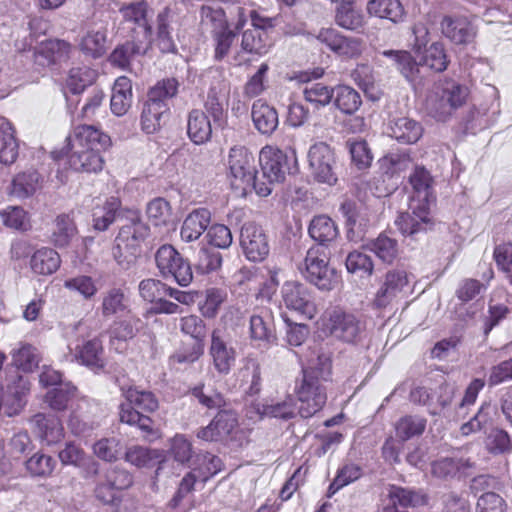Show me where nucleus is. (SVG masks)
<instances>
[{
  "mask_svg": "<svg viewBox=\"0 0 512 512\" xmlns=\"http://www.w3.org/2000/svg\"><path fill=\"white\" fill-rule=\"evenodd\" d=\"M121 391L127 403H122L119 407L120 421L151 433L153 430L151 418L139 412L136 408L147 413L157 410L158 400L155 395L150 391L139 390L132 386L128 388L121 387Z\"/></svg>",
  "mask_w": 512,
  "mask_h": 512,
  "instance_id": "5",
  "label": "nucleus"
},
{
  "mask_svg": "<svg viewBox=\"0 0 512 512\" xmlns=\"http://www.w3.org/2000/svg\"><path fill=\"white\" fill-rule=\"evenodd\" d=\"M201 296L202 300L198 303L201 315L207 319H214L221 306L227 301L228 292L225 288L209 287L201 293Z\"/></svg>",
  "mask_w": 512,
  "mask_h": 512,
  "instance_id": "35",
  "label": "nucleus"
},
{
  "mask_svg": "<svg viewBox=\"0 0 512 512\" xmlns=\"http://www.w3.org/2000/svg\"><path fill=\"white\" fill-rule=\"evenodd\" d=\"M386 496L389 503L384 507L383 512H407L400 510L415 508L427 504V496L421 490L401 487L395 484L386 486Z\"/></svg>",
  "mask_w": 512,
  "mask_h": 512,
  "instance_id": "20",
  "label": "nucleus"
},
{
  "mask_svg": "<svg viewBox=\"0 0 512 512\" xmlns=\"http://www.w3.org/2000/svg\"><path fill=\"white\" fill-rule=\"evenodd\" d=\"M129 296L120 287H112L102 294L99 310L104 318L122 317L131 313Z\"/></svg>",
  "mask_w": 512,
  "mask_h": 512,
  "instance_id": "24",
  "label": "nucleus"
},
{
  "mask_svg": "<svg viewBox=\"0 0 512 512\" xmlns=\"http://www.w3.org/2000/svg\"><path fill=\"white\" fill-rule=\"evenodd\" d=\"M72 357L95 373L103 371L106 366L102 341L97 337L77 344Z\"/></svg>",
  "mask_w": 512,
  "mask_h": 512,
  "instance_id": "22",
  "label": "nucleus"
},
{
  "mask_svg": "<svg viewBox=\"0 0 512 512\" xmlns=\"http://www.w3.org/2000/svg\"><path fill=\"white\" fill-rule=\"evenodd\" d=\"M251 117L255 128L264 135L272 134L279 125L276 109L261 99L253 103Z\"/></svg>",
  "mask_w": 512,
  "mask_h": 512,
  "instance_id": "30",
  "label": "nucleus"
},
{
  "mask_svg": "<svg viewBox=\"0 0 512 512\" xmlns=\"http://www.w3.org/2000/svg\"><path fill=\"white\" fill-rule=\"evenodd\" d=\"M64 41H49L39 46L35 52V62L41 66L55 64L68 50Z\"/></svg>",
  "mask_w": 512,
  "mask_h": 512,
  "instance_id": "52",
  "label": "nucleus"
},
{
  "mask_svg": "<svg viewBox=\"0 0 512 512\" xmlns=\"http://www.w3.org/2000/svg\"><path fill=\"white\" fill-rule=\"evenodd\" d=\"M409 286V275L406 270L392 268L378 280V288L373 299V306L384 309L397 303Z\"/></svg>",
  "mask_w": 512,
  "mask_h": 512,
  "instance_id": "10",
  "label": "nucleus"
},
{
  "mask_svg": "<svg viewBox=\"0 0 512 512\" xmlns=\"http://www.w3.org/2000/svg\"><path fill=\"white\" fill-rule=\"evenodd\" d=\"M211 222V212L206 208H198L190 212L184 219L180 236L185 242H193L208 229Z\"/></svg>",
  "mask_w": 512,
  "mask_h": 512,
  "instance_id": "28",
  "label": "nucleus"
},
{
  "mask_svg": "<svg viewBox=\"0 0 512 512\" xmlns=\"http://www.w3.org/2000/svg\"><path fill=\"white\" fill-rule=\"evenodd\" d=\"M134 483L133 475L124 468L113 466L107 469L97 482L95 497L104 504H114L120 500L118 493L129 489Z\"/></svg>",
  "mask_w": 512,
  "mask_h": 512,
  "instance_id": "13",
  "label": "nucleus"
},
{
  "mask_svg": "<svg viewBox=\"0 0 512 512\" xmlns=\"http://www.w3.org/2000/svg\"><path fill=\"white\" fill-rule=\"evenodd\" d=\"M240 246L251 262H261L269 254L270 246L264 229L254 222L245 223L240 231Z\"/></svg>",
  "mask_w": 512,
  "mask_h": 512,
  "instance_id": "16",
  "label": "nucleus"
},
{
  "mask_svg": "<svg viewBox=\"0 0 512 512\" xmlns=\"http://www.w3.org/2000/svg\"><path fill=\"white\" fill-rule=\"evenodd\" d=\"M412 188L410 197V212L401 213L395 224L404 236H414L427 231L433 225L430 217V206L435 202V180L431 173L421 165H415L409 175Z\"/></svg>",
  "mask_w": 512,
  "mask_h": 512,
  "instance_id": "1",
  "label": "nucleus"
},
{
  "mask_svg": "<svg viewBox=\"0 0 512 512\" xmlns=\"http://www.w3.org/2000/svg\"><path fill=\"white\" fill-rule=\"evenodd\" d=\"M124 221L115 239L113 257L122 269L128 270L136 263L141 252V244L150 229L142 221L140 213L135 210L127 211Z\"/></svg>",
  "mask_w": 512,
  "mask_h": 512,
  "instance_id": "3",
  "label": "nucleus"
},
{
  "mask_svg": "<svg viewBox=\"0 0 512 512\" xmlns=\"http://www.w3.org/2000/svg\"><path fill=\"white\" fill-rule=\"evenodd\" d=\"M146 213L154 226L167 225L171 220V206L164 198H155L147 205Z\"/></svg>",
  "mask_w": 512,
  "mask_h": 512,
  "instance_id": "58",
  "label": "nucleus"
},
{
  "mask_svg": "<svg viewBox=\"0 0 512 512\" xmlns=\"http://www.w3.org/2000/svg\"><path fill=\"white\" fill-rule=\"evenodd\" d=\"M121 201L117 197L108 198L104 205L93 212V227L97 231H105L117 219L124 220L125 214L120 210Z\"/></svg>",
  "mask_w": 512,
  "mask_h": 512,
  "instance_id": "34",
  "label": "nucleus"
},
{
  "mask_svg": "<svg viewBox=\"0 0 512 512\" xmlns=\"http://www.w3.org/2000/svg\"><path fill=\"white\" fill-rule=\"evenodd\" d=\"M423 127L416 120L402 116L390 120L388 134L403 144L416 143L422 136Z\"/></svg>",
  "mask_w": 512,
  "mask_h": 512,
  "instance_id": "27",
  "label": "nucleus"
},
{
  "mask_svg": "<svg viewBox=\"0 0 512 512\" xmlns=\"http://www.w3.org/2000/svg\"><path fill=\"white\" fill-rule=\"evenodd\" d=\"M257 412L261 417H272L288 420L295 417V403L291 396L282 401H270L257 405Z\"/></svg>",
  "mask_w": 512,
  "mask_h": 512,
  "instance_id": "45",
  "label": "nucleus"
},
{
  "mask_svg": "<svg viewBox=\"0 0 512 512\" xmlns=\"http://www.w3.org/2000/svg\"><path fill=\"white\" fill-rule=\"evenodd\" d=\"M259 162L262 176L267 179L265 183L271 186L283 182L286 174L291 173L295 167L297 160L294 151L288 155L278 148L265 146L260 151Z\"/></svg>",
  "mask_w": 512,
  "mask_h": 512,
  "instance_id": "11",
  "label": "nucleus"
},
{
  "mask_svg": "<svg viewBox=\"0 0 512 512\" xmlns=\"http://www.w3.org/2000/svg\"><path fill=\"white\" fill-rule=\"evenodd\" d=\"M311 174L320 183L334 185L337 182L336 160L331 147L325 142L313 144L308 151Z\"/></svg>",
  "mask_w": 512,
  "mask_h": 512,
  "instance_id": "15",
  "label": "nucleus"
},
{
  "mask_svg": "<svg viewBox=\"0 0 512 512\" xmlns=\"http://www.w3.org/2000/svg\"><path fill=\"white\" fill-rule=\"evenodd\" d=\"M369 14L389 19L397 23L404 16V9L399 0H370L367 4Z\"/></svg>",
  "mask_w": 512,
  "mask_h": 512,
  "instance_id": "46",
  "label": "nucleus"
},
{
  "mask_svg": "<svg viewBox=\"0 0 512 512\" xmlns=\"http://www.w3.org/2000/svg\"><path fill=\"white\" fill-rule=\"evenodd\" d=\"M95 75V71L87 67L72 68L66 80L67 88L73 94H79L92 84Z\"/></svg>",
  "mask_w": 512,
  "mask_h": 512,
  "instance_id": "57",
  "label": "nucleus"
},
{
  "mask_svg": "<svg viewBox=\"0 0 512 512\" xmlns=\"http://www.w3.org/2000/svg\"><path fill=\"white\" fill-rule=\"evenodd\" d=\"M38 436L48 446L56 445L64 438V428L55 415L38 413L31 419Z\"/></svg>",
  "mask_w": 512,
  "mask_h": 512,
  "instance_id": "26",
  "label": "nucleus"
},
{
  "mask_svg": "<svg viewBox=\"0 0 512 512\" xmlns=\"http://www.w3.org/2000/svg\"><path fill=\"white\" fill-rule=\"evenodd\" d=\"M77 234V228L72 218L67 214L58 215L54 221L51 242L57 248L67 247Z\"/></svg>",
  "mask_w": 512,
  "mask_h": 512,
  "instance_id": "44",
  "label": "nucleus"
},
{
  "mask_svg": "<svg viewBox=\"0 0 512 512\" xmlns=\"http://www.w3.org/2000/svg\"><path fill=\"white\" fill-rule=\"evenodd\" d=\"M302 275L318 289L329 291L336 283L335 270L329 267V258L321 246H312L299 266Z\"/></svg>",
  "mask_w": 512,
  "mask_h": 512,
  "instance_id": "8",
  "label": "nucleus"
},
{
  "mask_svg": "<svg viewBox=\"0 0 512 512\" xmlns=\"http://www.w3.org/2000/svg\"><path fill=\"white\" fill-rule=\"evenodd\" d=\"M0 136V163L12 165L18 158L19 145L12 124L3 117H0Z\"/></svg>",
  "mask_w": 512,
  "mask_h": 512,
  "instance_id": "33",
  "label": "nucleus"
},
{
  "mask_svg": "<svg viewBox=\"0 0 512 512\" xmlns=\"http://www.w3.org/2000/svg\"><path fill=\"white\" fill-rule=\"evenodd\" d=\"M340 210L346 218L347 234L352 241L361 240L376 222V216L367 207L357 206L352 201L343 202Z\"/></svg>",
  "mask_w": 512,
  "mask_h": 512,
  "instance_id": "18",
  "label": "nucleus"
},
{
  "mask_svg": "<svg viewBox=\"0 0 512 512\" xmlns=\"http://www.w3.org/2000/svg\"><path fill=\"white\" fill-rule=\"evenodd\" d=\"M159 458L157 450L142 446H132L125 453V460L138 468L148 467Z\"/></svg>",
  "mask_w": 512,
  "mask_h": 512,
  "instance_id": "64",
  "label": "nucleus"
},
{
  "mask_svg": "<svg viewBox=\"0 0 512 512\" xmlns=\"http://www.w3.org/2000/svg\"><path fill=\"white\" fill-rule=\"evenodd\" d=\"M426 419L420 416L407 415L398 420L395 425L396 437L401 441H407L415 436H420L425 431Z\"/></svg>",
  "mask_w": 512,
  "mask_h": 512,
  "instance_id": "53",
  "label": "nucleus"
},
{
  "mask_svg": "<svg viewBox=\"0 0 512 512\" xmlns=\"http://www.w3.org/2000/svg\"><path fill=\"white\" fill-rule=\"evenodd\" d=\"M242 49L251 54L264 55L271 47L268 32L264 29H247L242 35Z\"/></svg>",
  "mask_w": 512,
  "mask_h": 512,
  "instance_id": "48",
  "label": "nucleus"
},
{
  "mask_svg": "<svg viewBox=\"0 0 512 512\" xmlns=\"http://www.w3.org/2000/svg\"><path fill=\"white\" fill-rule=\"evenodd\" d=\"M39 187V173L29 170L17 174L11 183L10 194L17 198H27L33 195Z\"/></svg>",
  "mask_w": 512,
  "mask_h": 512,
  "instance_id": "49",
  "label": "nucleus"
},
{
  "mask_svg": "<svg viewBox=\"0 0 512 512\" xmlns=\"http://www.w3.org/2000/svg\"><path fill=\"white\" fill-rule=\"evenodd\" d=\"M60 265L59 253L50 247H41L30 256L29 267L35 275H52L60 268Z\"/></svg>",
  "mask_w": 512,
  "mask_h": 512,
  "instance_id": "29",
  "label": "nucleus"
},
{
  "mask_svg": "<svg viewBox=\"0 0 512 512\" xmlns=\"http://www.w3.org/2000/svg\"><path fill=\"white\" fill-rule=\"evenodd\" d=\"M174 12L171 8H164L157 16V46L163 53H175L177 48L171 36L170 23Z\"/></svg>",
  "mask_w": 512,
  "mask_h": 512,
  "instance_id": "41",
  "label": "nucleus"
},
{
  "mask_svg": "<svg viewBox=\"0 0 512 512\" xmlns=\"http://www.w3.org/2000/svg\"><path fill=\"white\" fill-rule=\"evenodd\" d=\"M302 379L297 382L295 392L300 402L299 414L310 418L319 412L326 403L327 395L322 382L325 380L323 370L316 366L303 368Z\"/></svg>",
  "mask_w": 512,
  "mask_h": 512,
  "instance_id": "6",
  "label": "nucleus"
},
{
  "mask_svg": "<svg viewBox=\"0 0 512 512\" xmlns=\"http://www.w3.org/2000/svg\"><path fill=\"white\" fill-rule=\"evenodd\" d=\"M317 39L341 56L353 57L361 52V42L358 39L346 37L333 28L320 30Z\"/></svg>",
  "mask_w": 512,
  "mask_h": 512,
  "instance_id": "23",
  "label": "nucleus"
},
{
  "mask_svg": "<svg viewBox=\"0 0 512 512\" xmlns=\"http://www.w3.org/2000/svg\"><path fill=\"white\" fill-rule=\"evenodd\" d=\"M204 107L212 117L216 127L223 129L227 126V112L224 109V100L215 88L209 90Z\"/></svg>",
  "mask_w": 512,
  "mask_h": 512,
  "instance_id": "56",
  "label": "nucleus"
},
{
  "mask_svg": "<svg viewBox=\"0 0 512 512\" xmlns=\"http://www.w3.org/2000/svg\"><path fill=\"white\" fill-rule=\"evenodd\" d=\"M58 458L62 465L82 468L88 475H96L99 472L98 462L87 456L84 450L73 442L65 443L58 451Z\"/></svg>",
  "mask_w": 512,
  "mask_h": 512,
  "instance_id": "25",
  "label": "nucleus"
},
{
  "mask_svg": "<svg viewBox=\"0 0 512 512\" xmlns=\"http://www.w3.org/2000/svg\"><path fill=\"white\" fill-rule=\"evenodd\" d=\"M107 29L105 25H100L98 28L88 27L86 34L83 36L80 43L81 50L92 56L99 58L103 56L107 50Z\"/></svg>",
  "mask_w": 512,
  "mask_h": 512,
  "instance_id": "39",
  "label": "nucleus"
},
{
  "mask_svg": "<svg viewBox=\"0 0 512 512\" xmlns=\"http://www.w3.org/2000/svg\"><path fill=\"white\" fill-rule=\"evenodd\" d=\"M151 47V38L136 35L130 41L117 46L110 55V62L121 69H130L132 63L144 56Z\"/></svg>",
  "mask_w": 512,
  "mask_h": 512,
  "instance_id": "21",
  "label": "nucleus"
},
{
  "mask_svg": "<svg viewBox=\"0 0 512 512\" xmlns=\"http://www.w3.org/2000/svg\"><path fill=\"white\" fill-rule=\"evenodd\" d=\"M281 299L285 307L305 319H313L318 310L309 288L298 281H286L281 287Z\"/></svg>",
  "mask_w": 512,
  "mask_h": 512,
  "instance_id": "14",
  "label": "nucleus"
},
{
  "mask_svg": "<svg viewBox=\"0 0 512 512\" xmlns=\"http://www.w3.org/2000/svg\"><path fill=\"white\" fill-rule=\"evenodd\" d=\"M179 87L180 83L176 78H163L150 87L147 98L161 106L170 107L169 100L176 97L179 92Z\"/></svg>",
  "mask_w": 512,
  "mask_h": 512,
  "instance_id": "42",
  "label": "nucleus"
},
{
  "mask_svg": "<svg viewBox=\"0 0 512 512\" xmlns=\"http://www.w3.org/2000/svg\"><path fill=\"white\" fill-rule=\"evenodd\" d=\"M209 355L213 368L220 376L230 374L236 364V349L229 343L228 338L220 329L213 330L211 334Z\"/></svg>",
  "mask_w": 512,
  "mask_h": 512,
  "instance_id": "17",
  "label": "nucleus"
},
{
  "mask_svg": "<svg viewBox=\"0 0 512 512\" xmlns=\"http://www.w3.org/2000/svg\"><path fill=\"white\" fill-rule=\"evenodd\" d=\"M348 272L359 274L361 277L371 276L374 270V263L370 256L359 252H350L346 258Z\"/></svg>",
  "mask_w": 512,
  "mask_h": 512,
  "instance_id": "61",
  "label": "nucleus"
},
{
  "mask_svg": "<svg viewBox=\"0 0 512 512\" xmlns=\"http://www.w3.org/2000/svg\"><path fill=\"white\" fill-rule=\"evenodd\" d=\"M333 87L322 82L307 81L302 87V95L313 109L319 110L329 105L333 100Z\"/></svg>",
  "mask_w": 512,
  "mask_h": 512,
  "instance_id": "38",
  "label": "nucleus"
},
{
  "mask_svg": "<svg viewBox=\"0 0 512 512\" xmlns=\"http://www.w3.org/2000/svg\"><path fill=\"white\" fill-rule=\"evenodd\" d=\"M308 232L321 245L333 241L338 235L334 221L326 215L315 216L310 222Z\"/></svg>",
  "mask_w": 512,
  "mask_h": 512,
  "instance_id": "43",
  "label": "nucleus"
},
{
  "mask_svg": "<svg viewBox=\"0 0 512 512\" xmlns=\"http://www.w3.org/2000/svg\"><path fill=\"white\" fill-rule=\"evenodd\" d=\"M0 220L7 228L14 230H27L29 220L25 210L19 206H8L0 210Z\"/></svg>",
  "mask_w": 512,
  "mask_h": 512,
  "instance_id": "60",
  "label": "nucleus"
},
{
  "mask_svg": "<svg viewBox=\"0 0 512 512\" xmlns=\"http://www.w3.org/2000/svg\"><path fill=\"white\" fill-rule=\"evenodd\" d=\"M27 471L35 477H46L52 474L56 461L49 455L35 453L26 461Z\"/></svg>",
  "mask_w": 512,
  "mask_h": 512,
  "instance_id": "62",
  "label": "nucleus"
},
{
  "mask_svg": "<svg viewBox=\"0 0 512 512\" xmlns=\"http://www.w3.org/2000/svg\"><path fill=\"white\" fill-rule=\"evenodd\" d=\"M242 381L248 384L247 392L256 395L262 387L261 366L254 359H248L241 370Z\"/></svg>",
  "mask_w": 512,
  "mask_h": 512,
  "instance_id": "63",
  "label": "nucleus"
},
{
  "mask_svg": "<svg viewBox=\"0 0 512 512\" xmlns=\"http://www.w3.org/2000/svg\"><path fill=\"white\" fill-rule=\"evenodd\" d=\"M484 290H486V285L476 279L468 278L459 283L455 294L462 304L455 308L454 315L460 323L457 324L456 335L453 337L450 336V347L456 346L460 341L462 338L460 332L476 312V305L467 303L475 299Z\"/></svg>",
  "mask_w": 512,
  "mask_h": 512,
  "instance_id": "12",
  "label": "nucleus"
},
{
  "mask_svg": "<svg viewBox=\"0 0 512 512\" xmlns=\"http://www.w3.org/2000/svg\"><path fill=\"white\" fill-rule=\"evenodd\" d=\"M67 162L76 172L97 173L104 160L101 150L110 145V137L92 125H79L67 138Z\"/></svg>",
  "mask_w": 512,
  "mask_h": 512,
  "instance_id": "2",
  "label": "nucleus"
},
{
  "mask_svg": "<svg viewBox=\"0 0 512 512\" xmlns=\"http://www.w3.org/2000/svg\"><path fill=\"white\" fill-rule=\"evenodd\" d=\"M228 166L232 188L244 195L253 190L263 197L271 194L270 186L258 179L255 157L246 147L234 146L230 149Z\"/></svg>",
  "mask_w": 512,
  "mask_h": 512,
  "instance_id": "4",
  "label": "nucleus"
},
{
  "mask_svg": "<svg viewBox=\"0 0 512 512\" xmlns=\"http://www.w3.org/2000/svg\"><path fill=\"white\" fill-rule=\"evenodd\" d=\"M475 35V28L466 17L450 19V41L454 44L468 45L473 42Z\"/></svg>",
  "mask_w": 512,
  "mask_h": 512,
  "instance_id": "55",
  "label": "nucleus"
},
{
  "mask_svg": "<svg viewBox=\"0 0 512 512\" xmlns=\"http://www.w3.org/2000/svg\"><path fill=\"white\" fill-rule=\"evenodd\" d=\"M333 90L332 101L342 113L352 115L360 108L362 99L354 88L348 85H336Z\"/></svg>",
  "mask_w": 512,
  "mask_h": 512,
  "instance_id": "40",
  "label": "nucleus"
},
{
  "mask_svg": "<svg viewBox=\"0 0 512 512\" xmlns=\"http://www.w3.org/2000/svg\"><path fill=\"white\" fill-rule=\"evenodd\" d=\"M367 247L382 262L387 264H391L399 253L397 240L384 233H381L376 239L372 240Z\"/></svg>",
  "mask_w": 512,
  "mask_h": 512,
  "instance_id": "50",
  "label": "nucleus"
},
{
  "mask_svg": "<svg viewBox=\"0 0 512 512\" xmlns=\"http://www.w3.org/2000/svg\"><path fill=\"white\" fill-rule=\"evenodd\" d=\"M200 16L202 27L211 29V34L229 27L227 12L221 7L204 5L201 7Z\"/></svg>",
  "mask_w": 512,
  "mask_h": 512,
  "instance_id": "54",
  "label": "nucleus"
},
{
  "mask_svg": "<svg viewBox=\"0 0 512 512\" xmlns=\"http://www.w3.org/2000/svg\"><path fill=\"white\" fill-rule=\"evenodd\" d=\"M169 110L170 107L161 106L147 98L141 113V129L146 134H153L158 131Z\"/></svg>",
  "mask_w": 512,
  "mask_h": 512,
  "instance_id": "37",
  "label": "nucleus"
},
{
  "mask_svg": "<svg viewBox=\"0 0 512 512\" xmlns=\"http://www.w3.org/2000/svg\"><path fill=\"white\" fill-rule=\"evenodd\" d=\"M187 134L190 140L197 144H204L210 140L212 125L207 115L200 109H193L187 118Z\"/></svg>",
  "mask_w": 512,
  "mask_h": 512,
  "instance_id": "31",
  "label": "nucleus"
},
{
  "mask_svg": "<svg viewBox=\"0 0 512 512\" xmlns=\"http://www.w3.org/2000/svg\"><path fill=\"white\" fill-rule=\"evenodd\" d=\"M249 337L264 346L277 342L274 313L270 308L259 307L253 310L249 320Z\"/></svg>",
  "mask_w": 512,
  "mask_h": 512,
  "instance_id": "19",
  "label": "nucleus"
},
{
  "mask_svg": "<svg viewBox=\"0 0 512 512\" xmlns=\"http://www.w3.org/2000/svg\"><path fill=\"white\" fill-rule=\"evenodd\" d=\"M132 83L126 76L118 77L114 83L111 96V111L116 116L127 113L132 104Z\"/></svg>",
  "mask_w": 512,
  "mask_h": 512,
  "instance_id": "32",
  "label": "nucleus"
},
{
  "mask_svg": "<svg viewBox=\"0 0 512 512\" xmlns=\"http://www.w3.org/2000/svg\"><path fill=\"white\" fill-rule=\"evenodd\" d=\"M121 318L120 320H115L110 326L109 335L112 344H114V341L125 342L132 339L138 331L139 318L132 313Z\"/></svg>",
  "mask_w": 512,
  "mask_h": 512,
  "instance_id": "51",
  "label": "nucleus"
},
{
  "mask_svg": "<svg viewBox=\"0 0 512 512\" xmlns=\"http://www.w3.org/2000/svg\"><path fill=\"white\" fill-rule=\"evenodd\" d=\"M321 329L335 340L347 344L359 343L365 333V323L356 315L340 308L326 311L321 318Z\"/></svg>",
  "mask_w": 512,
  "mask_h": 512,
  "instance_id": "7",
  "label": "nucleus"
},
{
  "mask_svg": "<svg viewBox=\"0 0 512 512\" xmlns=\"http://www.w3.org/2000/svg\"><path fill=\"white\" fill-rule=\"evenodd\" d=\"M63 286L69 291L80 294L85 300L92 299L98 292L95 280L87 275H78L68 278Z\"/></svg>",
  "mask_w": 512,
  "mask_h": 512,
  "instance_id": "59",
  "label": "nucleus"
},
{
  "mask_svg": "<svg viewBox=\"0 0 512 512\" xmlns=\"http://www.w3.org/2000/svg\"><path fill=\"white\" fill-rule=\"evenodd\" d=\"M121 13L125 21L133 23L139 31L134 29V33L139 36L151 38L152 27L148 22L147 13L148 5L145 2L132 3L121 9Z\"/></svg>",
  "mask_w": 512,
  "mask_h": 512,
  "instance_id": "36",
  "label": "nucleus"
},
{
  "mask_svg": "<svg viewBox=\"0 0 512 512\" xmlns=\"http://www.w3.org/2000/svg\"><path fill=\"white\" fill-rule=\"evenodd\" d=\"M155 263L164 279L172 278L182 287L188 286L193 280L190 263L172 245L164 244L157 249Z\"/></svg>",
  "mask_w": 512,
  "mask_h": 512,
  "instance_id": "9",
  "label": "nucleus"
},
{
  "mask_svg": "<svg viewBox=\"0 0 512 512\" xmlns=\"http://www.w3.org/2000/svg\"><path fill=\"white\" fill-rule=\"evenodd\" d=\"M76 392L77 388L71 382H66L50 389L45 395V402L52 410L64 411L75 398Z\"/></svg>",
  "mask_w": 512,
  "mask_h": 512,
  "instance_id": "47",
  "label": "nucleus"
}]
</instances>
